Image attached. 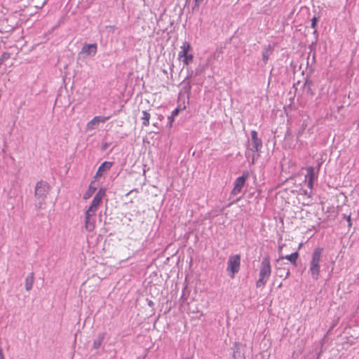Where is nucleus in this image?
<instances>
[{
  "label": "nucleus",
  "mask_w": 359,
  "mask_h": 359,
  "mask_svg": "<svg viewBox=\"0 0 359 359\" xmlns=\"http://www.w3.org/2000/svg\"><path fill=\"white\" fill-rule=\"evenodd\" d=\"M105 194V188L100 189L94 196L90 206L85 212V229L88 232H93L95 229V220L93 217L100 205Z\"/></svg>",
  "instance_id": "nucleus-1"
},
{
  "label": "nucleus",
  "mask_w": 359,
  "mask_h": 359,
  "mask_svg": "<svg viewBox=\"0 0 359 359\" xmlns=\"http://www.w3.org/2000/svg\"><path fill=\"white\" fill-rule=\"evenodd\" d=\"M323 248H316L312 252L309 262V272L313 280H318L320 273V262L322 259Z\"/></svg>",
  "instance_id": "nucleus-2"
},
{
  "label": "nucleus",
  "mask_w": 359,
  "mask_h": 359,
  "mask_svg": "<svg viewBox=\"0 0 359 359\" xmlns=\"http://www.w3.org/2000/svg\"><path fill=\"white\" fill-rule=\"evenodd\" d=\"M271 274L270 257L265 256L261 262L259 273V279L256 282L257 287H263L267 283Z\"/></svg>",
  "instance_id": "nucleus-3"
},
{
  "label": "nucleus",
  "mask_w": 359,
  "mask_h": 359,
  "mask_svg": "<svg viewBox=\"0 0 359 359\" xmlns=\"http://www.w3.org/2000/svg\"><path fill=\"white\" fill-rule=\"evenodd\" d=\"M50 190V187L48 182L40 181L36 183L35 187V197L39 201L40 205L45 203V201Z\"/></svg>",
  "instance_id": "nucleus-4"
},
{
  "label": "nucleus",
  "mask_w": 359,
  "mask_h": 359,
  "mask_svg": "<svg viewBox=\"0 0 359 359\" xmlns=\"http://www.w3.org/2000/svg\"><path fill=\"white\" fill-rule=\"evenodd\" d=\"M191 49V44L187 41H184L180 46L178 60H182L185 66H188L194 60V55L190 53Z\"/></svg>",
  "instance_id": "nucleus-5"
},
{
  "label": "nucleus",
  "mask_w": 359,
  "mask_h": 359,
  "mask_svg": "<svg viewBox=\"0 0 359 359\" xmlns=\"http://www.w3.org/2000/svg\"><path fill=\"white\" fill-rule=\"evenodd\" d=\"M241 267V255H234L229 257L227 262V271L231 278H233Z\"/></svg>",
  "instance_id": "nucleus-6"
},
{
  "label": "nucleus",
  "mask_w": 359,
  "mask_h": 359,
  "mask_svg": "<svg viewBox=\"0 0 359 359\" xmlns=\"http://www.w3.org/2000/svg\"><path fill=\"white\" fill-rule=\"evenodd\" d=\"M248 175L243 173L242 176L236 179L233 182V188L231 190V194L236 196L241 193L243 187H244Z\"/></svg>",
  "instance_id": "nucleus-7"
},
{
  "label": "nucleus",
  "mask_w": 359,
  "mask_h": 359,
  "mask_svg": "<svg viewBox=\"0 0 359 359\" xmlns=\"http://www.w3.org/2000/svg\"><path fill=\"white\" fill-rule=\"evenodd\" d=\"M110 116H96L93 119H91L86 124V130H95L100 123L106 122Z\"/></svg>",
  "instance_id": "nucleus-8"
},
{
  "label": "nucleus",
  "mask_w": 359,
  "mask_h": 359,
  "mask_svg": "<svg viewBox=\"0 0 359 359\" xmlns=\"http://www.w3.org/2000/svg\"><path fill=\"white\" fill-rule=\"evenodd\" d=\"M276 271L278 276L280 278H283L284 279L287 278L290 276V269L286 266V264H278V266H276Z\"/></svg>",
  "instance_id": "nucleus-9"
},
{
  "label": "nucleus",
  "mask_w": 359,
  "mask_h": 359,
  "mask_svg": "<svg viewBox=\"0 0 359 359\" xmlns=\"http://www.w3.org/2000/svg\"><path fill=\"white\" fill-rule=\"evenodd\" d=\"M112 163L109 161L103 162L98 168L97 172L95 175V179H97L103 175L104 172H107L110 170L112 166Z\"/></svg>",
  "instance_id": "nucleus-10"
},
{
  "label": "nucleus",
  "mask_w": 359,
  "mask_h": 359,
  "mask_svg": "<svg viewBox=\"0 0 359 359\" xmlns=\"http://www.w3.org/2000/svg\"><path fill=\"white\" fill-rule=\"evenodd\" d=\"M97 46L96 43L85 44L82 49L81 53L88 56L90 55H95L97 53Z\"/></svg>",
  "instance_id": "nucleus-11"
},
{
  "label": "nucleus",
  "mask_w": 359,
  "mask_h": 359,
  "mask_svg": "<svg viewBox=\"0 0 359 359\" xmlns=\"http://www.w3.org/2000/svg\"><path fill=\"white\" fill-rule=\"evenodd\" d=\"M306 179H308V184H307L308 187L310 189H313L314 172H313V168L312 167H309L307 169V175H306Z\"/></svg>",
  "instance_id": "nucleus-12"
},
{
  "label": "nucleus",
  "mask_w": 359,
  "mask_h": 359,
  "mask_svg": "<svg viewBox=\"0 0 359 359\" xmlns=\"http://www.w3.org/2000/svg\"><path fill=\"white\" fill-rule=\"evenodd\" d=\"M298 257H299V254L297 252H294V253H292L291 255H286V256H281L279 257V259H278L276 260V262L278 264L279 263V261L280 259H287L288 261H290L292 264L296 265V263H297V260L298 259Z\"/></svg>",
  "instance_id": "nucleus-13"
},
{
  "label": "nucleus",
  "mask_w": 359,
  "mask_h": 359,
  "mask_svg": "<svg viewBox=\"0 0 359 359\" xmlns=\"http://www.w3.org/2000/svg\"><path fill=\"white\" fill-rule=\"evenodd\" d=\"M262 147V141L261 139H255L252 140V148L250 151L253 152H259Z\"/></svg>",
  "instance_id": "nucleus-14"
},
{
  "label": "nucleus",
  "mask_w": 359,
  "mask_h": 359,
  "mask_svg": "<svg viewBox=\"0 0 359 359\" xmlns=\"http://www.w3.org/2000/svg\"><path fill=\"white\" fill-rule=\"evenodd\" d=\"M94 183H95L94 182H92L90 184L88 190L86 191V193L83 195L84 200H87V199L90 198L92 196V195L94 194V192L96 191L97 187L94 185Z\"/></svg>",
  "instance_id": "nucleus-15"
},
{
  "label": "nucleus",
  "mask_w": 359,
  "mask_h": 359,
  "mask_svg": "<svg viewBox=\"0 0 359 359\" xmlns=\"http://www.w3.org/2000/svg\"><path fill=\"white\" fill-rule=\"evenodd\" d=\"M142 119L143 121L142 124L144 126H148L149 125V119H150V114L147 111H142Z\"/></svg>",
  "instance_id": "nucleus-16"
},
{
  "label": "nucleus",
  "mask_w": 359,
  "mask_h": 359,
  "mask_svg": "<svg viewBox=\"0 0 359 359\" xmlns=\"http://www.w3.org/2000/svg\"><path fill=\"white\" fill-rule=\"evenodd\" d=\"M34 283L33 275L30 278H27L25 280V289L29 291L32 289Z\"/></svg>",
  "instance_id": "nucleus-17"
},
{
  "label": "nucleus",
  "mask_w": 359,
  "mask_h": 359,
  "mask_svg": "<svg viewBox=\"0 0 359 359\" xmlns=\"http://www.w3.org/2000/svg\"><path fill=\"white\" fill-rule=\"evenodd\" d=\"M259 139L257 136V132L256 130H252L251 131V140H255Z\"/></svg>",
  "instance_id": "nucleus-18"
},
{
  "label": "nucleus",
  "mask_w": 359,
  "mask_h": 359,
  "mask_svg": "<svg viewBox=\"0 0 359 359\" xmlns=\"http://www.w3.org/2000/svg\"><path fill=\"white\" fill-rule=\"evenodd\" d=\"M168 127L171 128L172 127V123L174 122V117L173 116H168Z\"/></svg>",
  "instance_id": "nucleus-19"
},
{
  "label": "nucleus",
  "mask_w": 359,
  "mask_h": 359,
  "mask_svg": "<svg viewBox=\"0 0 359 359\" xmlns=\"http://www.w3.org/2000/svg\"><path fill=\"white\" fill-rule=\"evenodd\" d=\"M317 22H318V19L316 17H313L311 20V27L312 28H315L316 26V24H317Z\"/></svg>",
  "instance_id": "nucleus-20"
},
{
  "label": "nucleus",
  "mask_w": 359,
  "mask_h": 359,
  "mask_svg": "<svg viewBox=\"0 0 359 359\" xmlns=\"http://www.w3.org/2000/svg\"><path fill=\"white\" fill-rule=\"evenodd\" d=\"M180 111V109L179 108H176L175 110L172 112V116L175 117L179 114Z\"/></svg>",
  "instance_id": "nucleus-21"
},
{
  "label": "nucleus",
  "mask_w": 359,
  "mask_h": 359,
  "mask_svg": "<svg viewBox=\"0 0 359 359\" xmlns=\"http://www.w3.org/2000/svg\"><path fill=\"white\" fill-rule=\"evenodd\" d=\"M268 59H269V58H268V55H267V54H266V53H264V54H263V60H264V62H265V63H266V62H267Z\"/></svg>",
  "instance_id": "nucleus-22"
},
{
  "label": "nucleus",
  "mask_w": 359,
  "mask_h": 359,
  "mask_svg": "<svg viewBox=\"0 0 359 359\" xmlns=\"http://www.w3.org/2000/svg\"><path fill=\"white\" fill-rule=\"evenodd\" d=\"M100 344H101V341H100L98 342L95 341L94 342V347L97 348H98L100 346Z\"/></svg>",
  "instance_id": "nucleus-23"
},
{
  "label": "nucleus",
  "mask_w": 359,
  "mask_h": 359,
  "mask_svg": "<svg viewBox=\"0 0 359 359\" xmlns=\"http://www.w3.org/2000/svg\"><path fill=\"white\" fill-rule=\"evenodd\" d=\"M203 0H195L196 3V4H200L203 1Z\"/></svg>",
  "instance_id": "nucleus-24"
},
{
  "label": "nucleus",
  "mask_w": 359,
  "mask_h": 359,
  "mask_svg": "<svg viewBox=\"0 0 359 359\" xmlns=\"http://www.w3.org/2000/svg\"><path fill=\"white\" fill-rule=\"evenodd\" d=\"M255 156H252V163H255Z\"/></svg>",
  "instance_id": "nucleus-25"
},
{
  "label": "nucleus",
  "mask_w": 359,
  "mask_h": 359,
  "mask_svg": "<svg viewBox=\"0 0 359 359\" xmlns=\"http://www.w3.org/2000/svg\"><path fill=\"white\" fill-rule=\"evenodd\" d=\"M347 221L350 223L351 222V217H348V219H347Z\"/></svg>",
  "instance_id": "nucleus-26"
},
{
  "label": "nucleus",
  "mask_w": 359,
  "mask_h": 359,
  "mask_svg": "<svg viewBox=\"0 0 359 359\" xmlns=\"http://www.w3.org/2000/svg\"><path fill=\"white\" fill-rule=\"evenodd\" d=\"M182 359H191V358H189V357H187V358H182Z\"/></svg>",
  "instance_id": "nucleus-27"
},
{
  "label": "nucleus",
  "mask_w": 359,
  "mask_h": 359,
  "mask_svg": "<svg viewBox=\"0 0 359 359\" xmlns=\"http://www.w3.org/2000/svg\"><path fill=\"white\" fill-rule=\"evenodd\" d=\"M1 64V62H0V65Z\"/></svg>",
  "instance_id": "nucleus-28"
}]
</instances>
